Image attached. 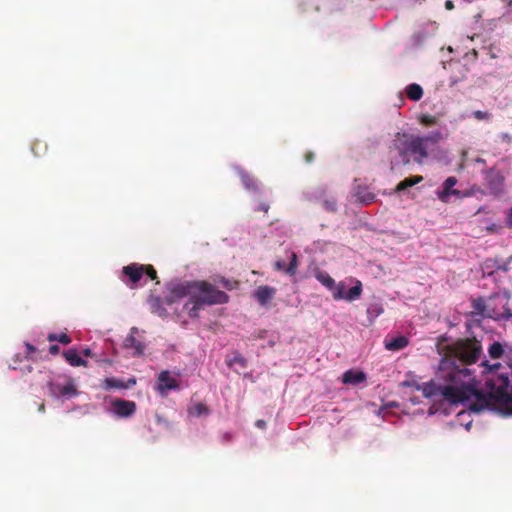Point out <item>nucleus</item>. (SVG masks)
Wrapping results in <instances>:
<instances>
[{"mask_svg":"<svg viewBox=\"0 0 512 512\" xmlns=\"http://www.w3.org/2000/svg\"><path fill=\"white\" fill-rule=\"evenodd\" d=\"M23 372H31L32 367L30 365H26L24 368H20Z\"/></svg>","mask_w":512,"mask_h":512,"instance_id":"nucleus-52","label":"nucleus"},{"mask_svg":"<svg viewBox=\"0 0 512 512\" xmlns=\"http://www.w3.org/2000/svg\"><path fill=\"white\" fill-rule=\"evenodd\" d=\"M444 385H437L433 381L417 384L416 389L423 393V396L428 399H435L437 397L443 398L451 404L466 403L469 407L473 404L478 397V388L463 386L459 381L444 380Z\"/></svg>","mask_w":512,"mask_h":512,"instance_id":"nucleus-3","label":"nucleus"},{"mask_svg":"<svg viewBox=\"0 0 512 512\" xmlns=\"http://www.w3.org/2000/svg\"><path fill=\"white\" fill-rule=\"evenodd\" d=\"M83 355H84V356H86V357H90V356H92V351H91V349H89V348L84 349V350H83Z\"/></svg>","mask_w":512,"mask_h":512,"instance_id":"nucleus-48","label":"nucleus"},{"mask_svg":"<svg viewBox=\"0 0 512 512\" xmlns=\"http://www.w3.org/2000/svg\"><path fill=\"white\" fill-rule=\"evenodd\" d=\"M25 347H26V358L34 360L35 359L34 353L37 350L36 347H34L30 343H25Z\"/></svg>","mask_w":512,"mask_h":512,"instance_id":"nucleus-36","label":"nucleus"},{"mask_svg":"<svg viewBox=\"0 0 512 512\" xmlns=\"http://www.w3.org/2000/svg\"><path fill=\"white\" fill-rule=\"evenodd\" d=\"M112 409L116 416L120 418H128L136 412V403L134 401L115 399L112 401Z\"/></svg>","mask_w":512,"mask_h":512,"instance_id":"nucleus-10","label":"nucleus"},{"mask_svg":"<svg viewBox=\"0 0 512 512\" xmlns=\"http://www.w3.org/2000/svg\"><path fill=\"white\" fill-rule=\"evenodd\" d=\"M38 411H39V412H44V411H45V405H44V403H41V404L39 405V407H38Z\"/></svg>","mask_w":512,"mask_h":512,"instance_id":"nucleus-53","label":"nucleus"},{"mask_svg":"<svg viewBox=\"0 0 512 512\" xmlns=\"http://www.w3.org/2000/svg\"><path fill=\"white\" fill-rule=\"evenodd\" d=\"M346 285L344 282H339L338 284H335L334 288L331 289L333 293V298L335 300H341L345 299V295L347 292H345Z\"/></svg>","mask_w":512,"mask_h":512,"instance_id":"nucleus-27","label":"nucleus"},{"mask_svg":"<svg viewBox=\"0 0 512 512\" xmlns=\"http://www.w3.org/2000/svg\"><path fill=\"white\" fill-rule=\"evenodd\" d=\"M122 273L128 278L126 283L131 288H135L144 276V264L131 263L122 268Z\"/></svg>","mask_w":512,"mask_h":512,"instance_id":"nucleus-9","label":"nucleus"},{"mask_svg":"<svg viewBox=\"0 0 512 512\" xmlns=\"http://www.w3.org/2000/svg\"><path fill=\"white\" fill-rule=\"evenodd\" d=\"M361 294H362V283H361V281L357 280L355 286L351 287L347 291V293L345 295V300H347L349 302L354 301V300L360 298Z\"/></svg>","mask_w":512,"mask_h":512,"instance_id":"nucleus-24","label":"nucleus"},{"mask_svg":"<svg viewBox=\"0 0 512 512\" xmlns=\"http://www.w3.org/2000/svg\"><path fill=\"white\" fill-rule=\"evenodd\" d=\"M431 149L420 136H413L406 142V148L400 150L399 154L403 162H409L408 152L415 156V161L421 163L429 155Z\"/></svg>","mask_w":512,"mask_h":512,"instance_id":"nucleus-6","label":"nucleus"},{"mask_svg":"<svg viewBox=\"0 0 512 512\" xmlns=\"http://www.w3.org/2000/svg\"><path fill=\"white\" fill-rule=\"evenodd\" d=\"M420 123L424 126H433L438 123V117L429 114H423L420 117Z\"/></svg>","mask_w":512,"mask_h":512,"instance_id":"nucleus-31","label":"nucleus"},{"mask_svg":"<svg viewBox=\"0 0 512 512\" xmlns=\"http://www.w3.org/2000/svg\"><path fill=\"white\" fill-rule=\"evenodd\" d=\"M500 137H501L502 141H504V142H507V143L512 142V136L508 133H502Z\"/></svg>","mask_w":512,"mask_h":512,"instance_id":"nucleus-44","label":"nucleus"},{"mask_svg":"<svg viewBox=\"0 0 512 512\" xmlns=\"http://www.w3.org/2000/svg\"><path fill=\"white\" fill-rule=\"evenodd\" d=\"M255 425L260 429H264L266 427V422L262 419H259L256 421Z\"/></svg>","mask_w":512,"mask_h":512,"instance_id":"nucleus-45","label":"nucleus"},{"mask_svg":"<svg viewBox=\"0 0 512 512\" xmlns=\"http://www.w3.org/2000/svg\"><path fill=\"white\" fill-rule=\"evenodd\" d=\"M357 195H358V199L364 204L372 203L376 197L375 194H373L371 192H365V193L358 192Z\"/></svg>","mask_w":512,"mask_h":512,"instance_id":"nucleus-32","label":"nucleus"},{"mask_svg":"<svg viewBox=\"0 0 512 512\" xmlns=\"http://www.w3.org/2000/svg\"><path fill=\"white\" fill-rule=\"evenodd\" d=\"M241 182L246 190L257 192L259 190L256 180L247 172L240 171Z\"/></svg>","mask_w":512,"mask_h":512,"instance_id":"nucleus-21","label":"nucleus"},{"mask_svg":"<svg viewBox=\"0 0 512 512\" xmlns=\"http://www.w3.org/2000/svg\"><path fill=\"white\" fill-rule=\"evenodd\" d=\"M275 294L276 289L274 287L261 285L255 290L254 297L260 305L265 306L274 298Z\"/></svg>","mask_w":512,"mask_h":512,"instance_id":"nucleus-14","label":"nucleus"},{"mask_svg":"<svg viewBox=\"0 0 512 512\" xmlns=\"http://www.w3.org/2000/svg\"><path fill=\"white\" fill-rule=\"evenodd\" d=\"M323 205L329 212H335L337 210V203L335 200H326Z\"/></svg>","mask_w":512,"mask_h":512,"instance_id":"nucleus-37","label":"nucleus"},{"mask_svg":"<svg viewBox=\"0 0 512 512\" xmlns=\"http://www.w3.org/2000/svg\"><path fill=\"white\" fill-rule=\"evenodd\" d=\"M481 366L484 368V387L478 388V397L469 405V410L475 413L491 410L512 416V366L490 364L488 360H483Z\"/></svg>","mask_w":512,"mask_h":512,"instance_id":"nucleus-1","label":"nucleus"},{"mask_svg":"<svg viewBox=\"0 0 512 512\" xmlns=\"http://www.w3.org/2000/svg\"><path fill=\"white\" fill-rule=\"evenodd\" d=\"M508 227L512 228V208L509 210L508 218H507Z\"/></svg>","mask_w":512,"mask_h":512,"instance_id":"nucleus-46","label":"nucleus"},{"mask_svg":"<svg viewBox=\"0 0 512 512\" xmlns=\"http://www.w3.org/2000/svg\"><path fill=\"white\" fill-rule=\"evenodd\" d=\"M445 7H446L447 9H452V8L454 7L453 2H452V1H450V0L446 1V3H445Z\"/></svg>","mask_w":512,"mask_h":512,"instance_id":"nucleus-50","label":"nucleus"},{"mask_svg":"<svg viewBox=\"0 0 512 512\" xmlns=\"http://www.w3.org/2000/svg\"><path fill=\"white\" fill-rule=\"evenodd\" d=\"M31 149L35 156L40 157L41 155L46 153L47 145L45 142L37 140L34 142Z\"/></svg>","mask_w":512,"mask_h":512,"instance_id":"nucleus-28","label":"nucleus"},{"mask_svg":"<svg viewBox=\"0 0 512 512\" xmlns=\"http://www.w3.org/2000/svg\"><path fill=\"white\" fill-rule=\"evenodd\" d=\"M177 389H179V383L170 375V372L167 370L160 372L157 379V391L161 395H166L169 390Z\"/></svg>","mask_w":512,"mask_h":512,"instance_id":"nucleus-11","label":"nucleus"},{"mask_svg":"<svg viewBox=\"0 0 512 512\" xmlns=\"http://www.w3.org/2000/svg\"><path fill=\"white\" fill-rule=\"evenodd\" d=\"M366 380V374L362 371L348 370L342 376L344 384L358 385Z\"/></svg>","mask_w":512,"mask_h":512,"instance_id":"nucleus-15","label":"nucleus"},{"mask_svg":"<svg viewBox=\"0 0 512 512\" xmlns=\"http://www.w3.org/2000/svg\"><path fill=\"white\" fill-rule=\"evenodd\" d=\"M57 341L64 345H68L69 343H71V338L66 333H62L58 335Z\"/></svg>","mask_w":512,"mask_h":512,"instance_id":"nucleus-38","label":"nucleus"},{"mask_svg":"<svg viewBox=\"0 0 512 512\" xmlns=\"http://www.w3.org/2000/svg\"><path fill=\"white\" fill-rule=\"evenodd\" d=\"M315 159V154L314 152L312 151H307L305 154H304V160L306 163L310 164L314 161Z\"/></svg>","mask_w":512,"mask_h":512,"instance_id":"nucleus-39","label":"nucleus"},{"mask_svg":"<svg viewBox=\"0 0 512 512\" xmlns=\"http://www.w3.org/2000/svg\"><path fill=\"white\" fill-rule=\"evenodd\" d=\"M456 184H457L456 177H454V176L448 177L443 183V191L441 192V194H439V198L441 200H445L446 197L451 196V195L459 196L460 191L457 189H453V187Z\"/></svg>","mask_w":512,"mask_h":512,"instance_id":"nucleus-17","label":"nucleus"},{"mask_svg":"<svg viewBox=\"0 0 512 512\" xmlns=\"http://www.w3.org/2000/svg\"><path fill=\"white\" fill-rule=\"evenodd\" d=\"M473 116L477 120H489L491 118V114L486 111L476 110L473 112Z\"/></svg>","mask_w":512,"mask_h":512,"instance_id":"nucleus-35","label":"nucleus"},{"mask_svg":"<svg viewBox=\"0 0 512 512\" xmlns=\"http://www.w3.org/2000/svg\"><path fill=\"white\" fill-rule=\"evenodd\" d=\"M124 347L126 349H133V356H140L143 354L145 345L137 340L133 334L128 335L124 340Z\"/></svg>","mask_w":512,"mask_h":512,"instance_id":"nucleus-16","label":"nucleus"},{"mask_svg":"<svg viewBox=\"0 0 512 512\" xmlns=\"http://www.w3.org/2000/svg\"><path fill=\"white\" fill-rule=\"evenodd\" d=\"M297 267H298V258H297L296 253L292 252L291 253L290 263L287 266V268L285 269V272L288 275L293 276V275L296 274Z\"/></svg>","mask_w":512,"mask_h":512,"instance_id":"nucleus-29","label":"nucleus"},{"mask_svg":"<svg viewBox=\"0 0 512 512\" xmlns=\"http://www.w3.org/2000/svg\"><path fill=\"white\" fill-rule=\"evenodd\" d=\"M57 338H58L57 334L51 333L48 335V341H50V342L57 341Z\"/></svg>","mask_w":512,"mask_h":512,"instance_id":"nucleus-47","label":"nucleus"},{"mask_svg":"<svg viewBox=\"0 0 512 512\" xmlns=\"http://www.w3.org/2000/svg\"><path fill=\"white\" fill-rule=\"evenodd\" d=\"M485 181L487 183L488 189L491 194L499 195L504 190L505 178L503 174L495 170L494 168H489L484 170Z\"/></svg>","mask_w":512,"mask_h":512,"instance_id":"nucleus-7","label":"nucleus"},{"mask_svg":"<svg viewBox=\"0 0 512 512\" xmlns=\"http://www.w3.org/2000/svg\"><path fill=\"white\" fill-rule=\"evenodd\" d=\"M482 354V345L476 338H461L448 344L439 366V378L459 381L466 387L478 388L472 371L467 366L476 363Z\"/></svg>","mask_w":512,"mask_h":512,"instance_id":"nucleus-2","label":"nucleus"},{"mask_svg":"<svg viewBox=\"0 0 512 512\" xmlns=\"http://www.w3.org/2000/svg\"><path fill=\"white\" fill-rule=\"evenodd\" d=\"M405 93L412 101H419L423 97V89L416 83L409 84L405 89Z\"/></svg>","mask_w":512,"mask_h":512,"instance_id":"nucleus-20","label":"nucleus"},{"mask_svg":"<svg viewBox=\"0 0 512 512\" xmlns=\"http://www.w3.org/2000/svg\"><path fill=\"white\" fill-rule=\"evenodd\" d=\"M192 300L184 304V309L190 318H197L199 312L205 306L224 304L229 300V296L207 281H195Z\"/></svg>","mask_w":512,"mask_h":512,"instance_id":"nucleus-4","label":"nucleus"},{"mask_svg":"<svg viewBox=\"0 0 512 512\" xmlns=\"http://www.w3.org/2000/svg\"><path fill=\"white\" fill-rule=\"evenodd\" d=\"M194 285L195 281H185L180 282L170 289L171 293L175 295L176 297L182 298V297H189L188 300H192L193 292H194Z\"/></svg>","mask_w":512,"mask_h":512,"instance_id":"nucleus-13","label":"nucleus"},{"mask_svg":"<svg viewBox=\"0 0 512 512\" xmlns=\"http://www.w3.org/2000/svg\"><path fill=\"white\" fill-rule=\"evenodd\" d=\"M471 305L474 309L473 315H480L494 320H509L512 318V310L507 304L503 306L502 311H498L495 308H489L483 297H478L471 300Z\"/></svg>","mask_w":512,"mask_h":512,"instance_id":"nucleus-5","label":"nucleus"},{"mask_svg":"<svg viewBox=\"0 0 512 512\" xmlns=\"http://www.w3.org/2000/svg\"><path fill=\"white\" fill-rule=\"evenodd\" d=\"M274 267H275V269H276V270H279V271H280V270H284V271H285V269L287 268V267L285 266V263H284L283 261H277V262H275Z\"/></svg>","mask_w":512,"mask_h":512,"instance_id":"nucleus-42","label":"nucleus"},{"mask_svg":"<svg viewBox=\"0 0 512 512\" xmlns=\"http://www.w3.org/2000/svg\"><path fill=\"white\" fill-rule=\"evenodd\" d=\"M408 345V339L405 336H398L391 340H385V348L389 351H398Z\"/></svg>","mask_w":512,"mask_h":512,"instance_id":"nucleus-19","label":"nucleus"},{"mask_svg":"<svg viewBox=\"0 0 512 512\" xmlns=\"http://www.w3.org/2000/svg\"><path fill=\"white\" fill-rule=\"evenodd\" d=\"M488 355L491 359H500L506 357L512 359V348L507 344H502L498 341H494L488 347Z\"/></svg>","mask_w":512,"mask_h":512,"instance_id":"nucleus-12","label":"nucleus"},{"mask_svg":"<svg viewBox=\"0 0 512 512\" xmlns=\"http://www.w3.org/2000/svg\"><path fill=\"white\" fill-rule=\"evenodd\" d=\"M144 275H146L151 280H156L157 284L159 283V281L157 280V272L152 265H144Z\"/></svg>","mask_w":512,"mask_h":512,"instance_id":"nucleus-33","label":"nucleus"},{"mask_svg":"<svg viewBox=\"0 0 512 512\" xmlns=\"http://www.w3.org/2000/svg\"><path fill=\"white\" fill-rule=\"evenodd\" d=\"M59 351H60V347H59L58 345H56V344L51 345V346L49 347V352H50L52 355H56V354H58V353H59Z\"/></svg>","mask_w":512,"mask_h":512,"instance_id":"nucleus-43","label":"nucleus"},{"mask_svg":"<svg viewBox=\"0 0 512 512\" xmlns=\"http://www.w3.org/2000/svg\"><path fill=\"white\" fill-rule=\"evenodd\" d=\"M269 208H270V206L267 202H261L255 210L263 211L264 213H267Z\"/></svg>","mask_w":512,"mask_h":512,"instance_id":"nucleus-40","label":"nucleus"},{"mask_svg":"<svg viewBox=\"0 0 512 512\" xmlns=\"http://www.w3.org/2000/svg\"><path fill=\"white\" fill-rule=\"evenodd\" d=\"M316 279L329 290L333 289L335 286L334 279L325 271L317 272Z\"/></svg>","mask_w":512,"mask_h":512,"instance_id":"nucleus-25","label":"nucleus"},{"mask_svg":"<svg viewBox=\"0 0 512 512\" xmlns=\"http://www.w3.org/2000/svg\"><path fill=\"white\" fill-rule=\"evenodd\" d=\"M49 391L53 397H57V398H59V397L72 398L79 394L73 379H69L68 382L64 385H62L60 383L50 382L49 383Z\"/></svg>","mask_w":512,"mask_h":512,"instance_id":"nucleus-8","label":"nucleus"},{"mask_svg":"<svg viewBox=\"0 0 512 512\" xmlns=\"http://www.w3.org/2000/svg\"><path fill=\"white\" fill-rule=\"evenodd\" d=\"M193 415L199 417L202 415H207L209 413L208 407L203 403H197L193 406L190 411Z\"/></svg>","mask_w":512,"mask_h":512,"instance_id":"nucleus-30","label":"nucleus"},{"mask_svg":"<svg viewBox=\"0 0 512 512\" xmlns=\"http://www.w3.org/2000/svg\"><path fill=\"white\" fill-rule=\"evenodd\" d=\"M474 162L475 163H479V164H486V161L485 159L481 158V157H477L474 159Z\"/></svg>","mask_w":512,"mask_h":512,"instance_id":"nucleus-49","label":"nucleus"},{"mask_svg":"<svg viewBox=\"0 0 512 512\" xmlns=\"http://www.w3.org/2000/svg\"><path fill=\"white\" fill-rule=\"evenodd\" d=\"M239 364L241 367H246V359L238 352H235L233 358L229 361V365Z\"/></svg>","mask_w":512,"mask_h":512,"instance_id":"nucleus-34","label":"nucleus"},{"mask_svg":"<svg viewBox=\"0 0 512 512\" xmlns=\"http://www.w3.org/2000/svg\"><path fill=\"white\" fill-rule=\"evenodd\" d=\"M135 384H136V380H135L134 378H130V379L127 381V383H125V385H130V387H131V386H133V385H135Z\"/></svg>","mask_w":512,"mask_h":512,"instance_id":"nucleus-51","label":"nucleus"},{"mask_svg":"<svg viewBox=\"0 0 512 512\" xmlns=\"http://www.w3.org/2000/svg\"><path fill=\"white\" fill-rule=\"evenodd\" d=\"M423 181V177L420 176V175H417V176H411V177H408V178H405L404 180H402L401 182H399L395 188V191L396 192H401V191H404L406 190L407 188L409 187H412L420 182Z\"/></svg>","mask_w":512,"mask_h":512,"instance_id":"nucleus-22","label":"nucleus"},{"mask_svg":"<svg viewBox=\"0 0 512 512\" xmlns=\"http://www.w3.org/2000/svg\"><path fill=\"white\" fill-rule=\"evenodd\" d=\"M103 388L106 390L110 389H127L130 388V385H125V382L123 380L111 377V378H105L103 381Z\"/></svg>","mask_w":512,"mask_h":512,"instance_id":"nucleus-23","label":"nucleus"},{"mask_svg":"<svg viewBox=\"0 0 512 512\" xmlns=\"http://www.w3.org/2000/svg\"><path fill=\"white\" fill-rule=\"evenodd\" d=\"M421 138L425 141L429 148L433 150V146H435L440 140L443 139V135L441 132L435 131L426 136H422Z\"/></svg>","mask_w":512,"mask_h":512,"instance_id":"nucleus-26","label":"nucleus"},{"mask_svg":"<svg viewBox=\"0 0 512 512\" xmlns=\"http://www.w3.org/2000/svg\"><path fill=\"white\" fill-rule=\"evenodd\" d=\"M467 160H468V151L462 150V152H461V166L462 167L466 164Z\"/></svg>","mask_w":512,"mask_h":512,"instance_id":"nucleus-41","label":"nucleus"},{"mask_svg":"<svg viewBox=\"0 0 512 512\" xmlns=\"http://www.w3.org/2000/svg\"><path fill=\"white\" fill-rule=\"evenodd\" d=\"M66 361L74 367L87 366V361L82 359L75 349H68L63 352Z\"/></svg>","mask_w":512,"mask_h":512,"instance_id":"nucleus-18","label":"nucleus"}]
</instances>
